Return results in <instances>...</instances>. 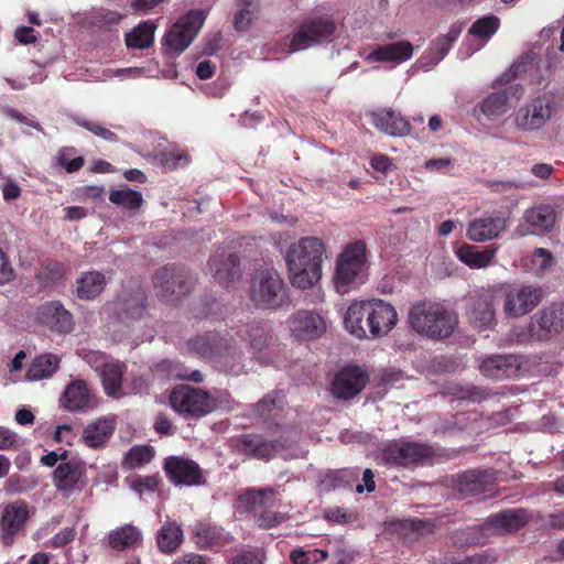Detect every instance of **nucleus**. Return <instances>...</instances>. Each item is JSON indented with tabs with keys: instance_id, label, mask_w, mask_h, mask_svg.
<instances>
[{
	"instance_id": "1",
	"label": "nucleus",
	"mask_w": 564,
	"mask_h": 564,
	"mask_svg": "<svg viewBox=\"0 0 564 564\" xmlns=\"http://www.w3.org/2000/svg\"><path fill=\"white\" fill-rule=\"evenodd\" d=\"M397 322L394 306L380 299L351 303L344 317L346 330L359 339L368 337L367 328L372 337L384 336L395 327Z\"/></svg>"
},
{
	"instance_id": "2",
	"label": "nucleus",
	"mask_w": 564,
	"mask_h": 564,
	"mask_svg": "<svg viewBox=\"0 0 564 564\" xmlns=\"http://www.w3.org/2000/svg\"><path fill=\"white\" fill-rule=\"evenodd\" d=\"M325 252L324 242L315 237L302 238L289 247L285 263L294 288L307 290L321 280Z\"/></svg>"
},
{
	"instance_id": "3",
	"label": "nucleus",
	"mask_w": 564,
	"mask_h": 564,
	"mask_svg": "<svg viewBox=\"0 0 564 564\" xmlns=\"http://www.w3.org/2000/svg\"><path fill=\"white\" fill-rule=\"evenodd\" d=\"M187 352L210 360L226 371L238 375L242 368L243 352L232 338L216 332H206L189 338L185 343Z\"/></svg>"
},
{
	"instance_id": "4",
	"label": "nucleus",
	"mask_w": 564,
	"mask_h": 564,
	"mask_svg": "<svg viewBox=\"0 0 564 564\" xmlns=\"http://www.w3.org/2000/svg\"><path fill=\"white\" fill-rule=\"evenodd\" d=\"M248 295L252 305L262 311H278L291 302L289 288L274 268L254 270Z\"/></svg>"
},
{
	"instance_id": "5",
	"label": "nucleus",
	"mask_w": 564,
	"mask_h": 564,
	"mask_svg": "<svg viewBox=\"0 0 564 564\" xmlns=\"http://www.w3.org/2000/svg\"><path fill=\"white\" fill-rule=\"evenodd\" d=\"M409 322L416 333L432 339H443L453 334L457 316L441 303L423 301L410 308Z\"/></svg>"
},
{
	"instance_id": "6",
	"label": "nucleus",
	"mask_w": 564,
	"mask_h": 564,
	"mask_svg": "<svg viewBox=\"0 0 564 564\" xmlns=\"http://www.w3.org/2000/svg\"><path fill=\"white\" fill-rule=\"evenodd\" d=\"M336 22L328 13L312 11L303 17L291 37L293 51L328 43L336 32Z\"/></svg>"
},
{
	"instance_id": "7",
	"label": "nucleus",
	"mask_w": 564,
	"mask_h": 564,
	"mask_svg": "<svg viewBox=\"0 0 564 564\" xmlns=\"http://www.w3.org/2000/svg\"><path fill=\"white\" fill-rule=\"evenodd\" d=\"M152 283L158 297L174 303L192 292L195 279L185 267L166 264L155 271Z\"/></svg>"
},
{
	"instance_id": "8",
	"label": "nucleus",
	"mask_w": 564,
	"mask_h": 564,
	"mask_svg": "<svg viewBox=\"0 0 564 564\" xmlns=\"http://www.w3.org/2000/svg\"><path fill=\"white\" fill-rule=\"evenodd\" d=\"M367 246L364 240L348 243L337 259L335 270V288L345 294L355 284L361 282V272L366 264Z\"/></svg>"
},
{
	"instance_id": "9",
	"label": "nucleus",
	"mask_w": 564,
	"mask_h": 564,
	"mask_svg": "<svg viewBox=\"0 0 564 564\" xmlns=\"http://www.w3.org/2000/svg\"><path fill=\"white\" fill-rule=\"evenodd\" d=\"M239 501L254 516L256 524L261 529H271L282 523L286 516L270 509L278 507L275 491L271 488L249 489L239 496Z\"/></svg>"
},
{
	"instance_id": "10",
	"label": "nucleus",
	"mask_w": 564,
	"mask_h": 564,
	"mask_svg": "<svg viewBox=\"0 0 564 564\" xmlns=\"http://www.w3.org/2000/svg\"><path fill=\"white\" fill-rule=\"evenodd\" d=\"M149 296L147 289L137 281L122 286L117 299L111 303L116 318L127 325L142 319L148 313Z\"/></svg>"
},
{
	"instance_id": "11",
	"label": "nucleus",
	"mask_w": 564,
	"mask_h": 564,
	"mask_svg": "<svg viewBox=\"0 0 564 564\" xmlns=\"http://www.w3.org/2000/svg\"><path fill=\"white\" fill-rule=\"evenodd\" d=\"M560 104L551 93H544L514 112V124L522 131H535L545 126L558 111Z\"/></svg>"
},
{
	"instance_id": "12",
	"label": "nucleus",
	"mask_w": 564,
	"mask_h": 564,
	"mask_svg": "<svg viewBox=\"0 0 564 564\" xmlns=\"http://www.w3.org/2000/svg\"><path fill=\"white\" fill-rule=\"evenodd\" d=\"M435 455L434 448L426 443L394 440L382 449L386 464L397 467L424 465Z\"/></svg>"
},
{
	"instance_id": "13",
	"label": "nucleus",
	"mask_w": 564,
	"mask_h": 564,
	"mask_svg": "<svg viewBox=\"0 0 564 564\" xmlns=\"http://www.w3.org/2000/svg\"><path fill=\"white\" fill-rule=\"evenodd\" d=\"M203 10H192L165 33L162 45L167 53H182L193 42L205 21Z\"/></svg>"
},
{
	"instance_id": "14",
	"label": "nucleus",
	"mask_w": 564,
	"mask_h": 564,
	"mask_svg": "<svg viewBox=\"0 0 564 564\" xmlns=\"http://www.w3.org/2000/svg\"><path fill=\"white\" fill-rule=\"evenodd\" d=\"M170 404L176 412L196 419L210 413L216 406L207 391L189 386L175 387L170 394Z\"/></svg>"
},
{
	"instance_id": "15",
	"label": "nucleus",
	"mask_w": 564,
	"mask_h": 564,
	"mask_svg": "<svg viewBox=\"0 0 564 564\" xmlns=\"http://www.w3.org/2000/svg\"><path fill=\"white\" fill-rule=\"evenodd\" d=\"M163 469L169 481L175 486H202L206 481L200 466L183 456L166 457Z\"/></svg>"
},
{
	"instance_id": "16",
	"label": "nucleus",
	"mask_w": 564,
	"mask_h": 564,
	"mask_svg": "<svg viewBox=\"0 0 564 564\" xmlns=\"http://www.w3.org/2000/svg\"><path fill=\"white\" fill-rule=\"evenodd\" d=\"M369 373L356 365L341 368L330 383L332 394L339 400H350L368 384Z\"/></svg>"
},
{
	"instance_id": "17",
	"label": "nucleus",
	"mask_w": 564,
	"mask_h": 564,
	"mask_svg": "<svg viewBox=\"0 0 564 564\" xmlns=\"http://www.w3.org/2000/svg\"><path fill=\"white\" fill-rule=\"evenodd\" d=\"M543 299L541 286L522 285L506 293L503 312L510 317H521L533 311Z\"/></svg>"
},
{
	"instance_id": "18",
	"label": "nucleus",
	"mask_w": 564,
	"mask_h": 564,
	"mask_svg": "<svg viewBox=\"0 0 564 564\" xmlns=\"http://www.w3.org/2000/svg\"><path fill=\"white\" fill-rule=\"evenodd\" d=\"M540 341H549L564 329V302L552 303L532 315Z\"/></svg>"
},
{
	"instance_id": "19",
	"label": "nucleus",
	"mask_w": 564,
	"mask_h": 564,
	"mask_svg": "<svg viewBox=\"0 0 564 564\" xmlns=\"http://www.w3.org/2000/svg\"><path fill=\"white\" fill-rule=\"evenodd\" d=\"M496 299L492 290H479L469 296L468 319L478 327H489L496 318Z\"/></svg>"
},
{
	"instance_id": "20",
	"label": "nucleus",
	"mask_w": 564,
	"mask_h": 564,
	"mask_svg": "<svg viewBox=\"0 0 564 564\" xmlns=\"http://www.w3.org/2000/svg\"><path fill=\"white\" fill-rule=\"evenodd\" d=\"M289 327L295 338L312 340L325 333L326 323L319 314L302 310L291 315Z\"/></svg>"
},
{
	"instance_id": "21",
	"label": "nucleus",
	"mask_w": 564,
	"mask_h": 564,
	"mask_svg": "<svg viewBox=\"0 0 564 564\" xmlns=\"http://www.w3.org/2000/svg\"><path fill=\"white\" fill-rule=\"evenodd\" d=\"M36 321L58 334H68L73 329V316L58 301H48L40 305Z\"/></svg>"
},
{
	"instance_id": "22",
	"label": "nucleus",
	"mask_w": 564,
	"mask_h": 564,
	"mask_svg": "<svg viewBox=\"0 0 564 564\" xmlns=\"http://www.w3.org/2000/svg\"><path fill=\"white\" fill-rule=\"evenodd\" d=\"M209 271L215 280L225 288H229L241 278L240 260L235 252L221 250L208 261Z\"/></svg>"
},
{
	"instance_id": "23",
	"label": "nucleus",
	"mask_w": 564,
	"mask_h": 564,
	"mask_svg": "<svg viewBox=\"0 0 564 564\" xmlns=\"http://www.w3.org/2000/svg\"><path fill=\"white\" fill-rule=\"evenodd\" d=\"M28 517V506L22 500L8 503L3 508L0 518V529L4 544H12L14 536L24 528Z\"/></svg>"
},
{
	"instance_id": "24",
	"label": "nucleus",
	"mask_w": 564,
	"mask_h": 564,
	"mask_svg": "<svg viewBox=\"0 0 564 564\" xmlns=\"http://www.w3.org/2000/svg\"><path fill=\"white\" fill-rule=\"evenodd\" d=\"M85 476L84 464L79 460L72 459L61 463L53 471V482L57 491L64 496H69L76 490H80L83 485H79L82 478Z\"/></svg>"
},
{
	"instance_id": "25",
	"label": "nucleus",
	"mask_w": 564,
	"mask_h": 564,
	"mask_svg": "<svg viewBox=\"0 0 564 564\" xmlns=\"http://www.w3.org/2000/svg\"><path fill=\"white\" fill-rule=\"evenodd\" d=\"M530 520L525 509H508L487 518V529L491 535L516 532L522 529Z\"/></svg>"
},
{
	"instance_id": "26",
	"label": "nucleus",
	"mask_w": 564,
	"mask_h": 564,
	"mask_svg": "<svg viewBox=\"0 0 564 564\" xmlns=\"http://www.w3.org/2000/svg\"><path fill=\"white\" fill-rule=\"evenodd\" d=\"M520 365V358L516 355H495L481 362L480 372L494 380L509 379L518 376Z\"/></svg>"
},
{
	"instance_id": "27",
	"label": "nucleus",
	"mask_w": 564,
	"mask_h": 564,
	"mask_svg": "<svg viewBox=\"0 0 564 564\" xmlns=\"http://www.w3.org/2000/svg\"><path fill=\"white\" fill-rule=\"evenodd\" d=\"M371 123L381 132L391 137H403L411 132L410 122L393 110H379L371 112Z\"/></svg>"
},
{
	"instance_id": "28",
	"label": "nucleus",
	"mask_w": 564,
	"mask_h": 564,
	"mask_svg": "<svg viewBox=\"0 0 564 564\" xmlns=\"http://www.w3.org/2000/svg\"><path fill=\"white\" fill-rule=\"evenodd\" d=\"M413 55V45L408 41H399L376 46L366 57L368 62L401 63Z\"/></svg>"
},
{
	"instance_id": "29",
	"label": "nucleus",
	"mask_w": 564,
	"mask_h": 564,
	"mask_svg": "<svg viewBox=\"0 0 564 564\" xmlns=\"http://www.w3.org/2000/svg\"><path fill=\"white\" fill-rule=\"evenodd\" d=\"M506 229V220L501 217L474 219L467 228V237L477 242L495 239Z\"/></svg>"
},
{
	"instance_id": "30",
	"label": "nucleus",
	"mask_w": 564,
	"mask_h": 564,
	"mask_svg": "<svg viewBox=\"0 0 564 564\" xmlns=\"http://www.w3.org/2000/svg\"><path fill=\"white\" fill-rule=\"evenodd\" d=\"M155 542L162 554L171 555L177 552L184 542L181 524L175 521H165L156 532Z\"/></svg>"
},
{
	"instance_id": "31",
	"label": "nucleus",
	"mask_w": 564,
	"mask_h": 564,
	"mask_svg": "<svg viewBox=\"0 0 564 564\" xmlns=\"http://www.w3.org/2000/svg\"><path fill=\"white\" fill-rule=\"evenodd\" d=\"M245 453L260 459H271L275 453L286 447L281 441H268L258 435H246L240 441Z\"/></svg>"
},
{
	"instance_id": "32",
	"label": "nucleus",
	"mask_w": 564,
	"mask_h": 564,
	"mask_svg": "<svg viewBox=\"0 0 564 564\" xmlns=\"http://www.w3.org/2000/svg\"><path fill=\"white\" fill-rule=\"evenodd\" d=\"M556 219V213L551 205H536L529 208L524 214V220L531 229V234L542 235L550 231Z\"/></svg>"
},
{
	"instance_id": "33",
	"label": "nucleus",
	"mask_w": 564,
	"mask_h": 564,
	"mask_svg": "<svg viewBox=\"0 0 564 564\" xmlns=\"http://www.w3.org/2000/svg\"><path fill=\"white\" fill-rule=\"evenodd\" d=\"M61 405L70 412H78L86 409L89 404V391L87 384L82 379L70 381L62 397Z\"/></svg>"
},
{
	"instance_id": "34",
	"label": "nucleus",
	"mask_w": 564,
	"mask_h": 564,
	"mask_svg": "<svg viewBox=\"0 0 564 564\" xmlns=\"http://www.w3.org/2000/svg\"><path fill=\"white\" fill-rule=\"evenodd\" d=\"M497 252L494 246L478 250L475 246L463 245L456 251L457 258L471 269H481L490 265Z\"/></svg>"
},
{
	"instance_id": "35",
	"label": "nucleus",
	"mask_w": 564,
	"mask_h": 564,
	"mask_svg": "<svg viewBox=\"0 0 564 564\" xmlns=\"http://www.w3.org/2000/svg\"><path fill=\"white\" fill-rule=\"evenodd\" d=\"M142 533L132 524L119 527L108 534L109 546L118 552L137 547L141 544Z\"/></svg>"
},
{
	"instance_id": "36",
	"label": "nucleus",
	"mask_w": 564,
	"mask_h": 564,
	"mask_svg": "<svg viewBox=\"0 0 564 564\" xmlns=\"http://www.w3.org/2000/svg\"><path fill=\"white\" fill-rule=\"evenodd\" d=\"M236 12L232 19L234 29L238 32H246L259 18V0H236Z\"/></svg>"
},
{
	"instance_id": "37",
	"label": "nucleus",
	"mask_w": 564,
	"mask_h": 564,
	"mask_svg": "<svg viewBox=\"0 0 564 564\" xmlns=\"http://www.w3.org/2000/svg\"><path fill=\"white\" fill-rule=\"evenodd\" d=\"M240 332L241 337L249 343L254 355L267 348L271 339L269 330L262 322L247 323Z\"/></svg>"
},
{
	"instance_id": "38",
	"label": "nucleus",
	"mask_w": 564,
	"mask_h": 564,
	"mask_svg": "<svg viewBox=\"0 0 564 564\" xmlns=\"http://www.w3.org/2000/svg\"><path fill=\"white\" fill-rule=\"evenodd\" d=\"M66 272L64 263L46 259L41 262L37 269L36 280L41 288L54 286L66 278Z\"/></svg>"
},
{
	"instance_id": "39",
	"label": "nucleus",
	"mask_w": 564,
	"mask_h": 564,
	"mask_svg": "<svg viewBox=\"0 0 564 564\" xmlns=\"http://www.w3.org/2000/svg\"><path fill=\"white\" fill-rule=\"evenodd\" d=\"M126 366L119 362L104 364L100 369V378L108 397H117L121 390L122 377Z\"/></svg>"
},
{
	"instance_id": "40",
	"label": "nucleus",
	"mask_w": 564,
	"mask_h": 564,
	"mask_svg": "<svg viewBox=\"0 0 564 564\" xmlns=\"http://www.w3.org/2000/svg\"><path fill=\"white\" fill-rule=\"evenodd\" d=\"M105 285L106 280L102 273L86 272L77 280L76 293L82 300H93L102 292Z\"/></svg>"
},
{
	"instance_id": "41",
	"label": "nucleus",
	"mask_w": 564,
	"mask_h": 564,
	"mask_svg": "<svg viewBox=\"0 0 564 564\" xmlns=\"http://www.w3.org/2000/svg\"><path fill=\"white\" fill-rule=\"evenodd\" d=\"M115 431L113 423L108 420H98L89 424L83 433V440L89 447L102 446Z\"/></svg>"
},
{
	"instance_id": "42",
	"label": "nucleus",
	"mask_w": 564,
	"mask_h": 564,
	"mask_svg": "<svg viewBox=\"0 0 564 564\" xmlns=\"http://www.w3.org/2000/svg\"><path fill=\"white\" fill-rule=\"evenodd\" d=\"M489 536H491V534L485 522L481 525L467 527L455 531L452 535V540L453 543L458 546L482 545L487 542Z\"/></svg>"
},
{
	"instance_id": "43",
	"label": "nucleus",
	"mask_w": 564,
	"mask_h": 564,
	"mask_svg": "<svg viewBox=\"0 0 564 564\" xmlns=\"http://www.w3.org/2000/svg\"><path fill=\"white\" fill-rule=\"evenodd\" d=\"M59 361V358L53 354L37 356L32 360L26 377L31 380L48 378L56 372Z\"/></svg>"
},
{
	"instance_id": "44",
	"label": "nucleus",
	"mask_w": 564,
	"mask_h": 564,
	"mask_svg": "<svg viewBox=\"0 0 564 564\" xmlns=\"http://www.w3.org/2000/svg\"><path fill=\"white\" fill-rule=\"evenodd\" d=\"M155 25L152 22H141L132 31L126 33L124 41L129 48L144 50L152 45Z\"/></svg>"
},
{
	"instance_id": "45",
	"label": "nucleus",
	"mask_w": 564,
	"mask_h": 564,
	"mask_svg": "<svg viewBox=\"0 0 564 564\" xmlns=\"http://www.w3.org/2000/svg\"><path fill=\"white\" fill-rule=\"evenodd\" d=\"M220 539L221 530L215 525L197 522L192 527V540L199 549H210Z\"/></svg>"
},
{
	"instance_id": "46",
	"label": "nucleus",
	"mask_w": 564,
	"mask_h": 564,
	"mask_svg": "<svg viewBox=\"0 0 564 564\" xmlns=\"http://www.w3.org/2000/svg\"><path fill=\"white\" fill-rule=\"evenodd\" d=\"M480 111L489 119L497 118L507 112L509 96L506 91H495L488 95L480 104Z\"/></svg>"
},
{
	"instance_id": "47",
	"label": "nucleus",
	"mask_w": 564,
	"mask_h": 564,
	"mask_svg": "<svg viewBox=\"0 0 564 564\" xmlns=\"http://www.w3.org/2000/svg\"><path fill=\"white\" fill-rule=\"evenodd\" d=\"M109 200L128 210H137L143 204L141 192L131 188L113 189L109 194Z\"/></svg>"
},
{
	"instance_id": "48",
	"label": "nucleus",
	"mask_w": 564,
	"mask_h": 564,
	"mask_svg": "<svg viewBox=\"0 0 564 564\" xmlns=\"http://www.w3.org/2000/svg\"><path fill=\"white\" fill-rule=\"evenodd\" d=\"M500 26V20L494 14L477 19L469 28V35L476 36L482 41H488L496 34Z\"/></svg>"
},
{
	"instance_id": "49",
	"label": "nucleus",
	"mask_w": 564,
	"mask_h": 564,
	"mask_svg": "<svg viewBox=\"0 0 564 564\" xmlns=\"http://www.w3.org/2000/svg\"><path fill=\"white\" fill-rule=\"evenodd\" d=\"M462 33V26L459 25H452L448 33L442 36H438L432 45V51L434 53V61L435 63H438L441 59H443L449 50L452 48L453 44L457 41Z\"/></svg>"
},
{
	"instance_id": "50",
	"label": "nucleus",
	"mask_w": 564,
	"mask_h": 564,
	"mask_svg": "<svg viewBox=\"0 0 564 564\" xmlns=\"http://www.w3.org/2000/svg\"><path fill=\"white\" fill-rule=\"evenodd\" d=\"M357 474L352 470L343 468L337 470H330L325 474L321 485L326 490H335L338 488H345L350 485L351 479L357 478Z\"/></svg>"
},
{
	"instance_id": "51",
	"label": "nucleus",
	"mask_w": 564,
	"mask_h": 564,
	"mask_svg": "<svg viewBox=\"0 0 564 564\" xmlns=\"http://www.w3.org/2000/svg\"><path fill=\"white\" fill-rule=\"evenodd\" d=\"M77 150L74 147H64L58 150L56 155L57 165L65 169L67 173L78 172L85 164L82 155H76Z\"/></svg>"
},
{
	"instance_id": "52",
	"label": "nucleus",
	"mask_w": 564,
	"mask_h": 564,
	"mask_svg": "<svg viewBox=\"0 0 564 564\" xmlns=\"http://www.w3.org/2000/svg\"><path fill=\"white\" fill-rule=\"evenodd\" d=\"M486 478L487 476L482 473H466L460 477L459 489L473 496L484 495L487 491Z\"/></svg>"
},
{
	"instance_id": "53",
	"label": "nucleus",
	"mask_w": 564,
	"mask_h": 564,
	"mask_svg": "<svg viewBox=\"0 0 564 564\" xmlns=\"http://www.w3.org/2000/svg\"><path fill=\"white\" fill-rule=\"evenodd\" d=\"M74 122L77 126L88 130L93 134L108 141V142L116 143L119 141V137L115 132L110 131L109 129H107L105 126H102L101 123H99L97 121L88 120L84 117H76V118H74Z\"/></svg>"
},
{
	"instance_id": "54",
	"label": "nucleus",
	"mask_w": 564,
	"mask_h": 564,
	"mask_svg": "<svg viewBox=\"0 0 564 564\" xmlns=\"http://www.w3.org/2000/svg\"><path fill=\"white\" fill-rule=\"evenodd\" d=\"M154 456V451L151 446H133L124 457V465L128 468H135L145 463H149Z\"/></svg>"
},
{
	"instance_id": "55",
	"label": "nucleus",
	"mask_w": 564,
	"mask_h": 564,
	"mask_svg": "<svg viewBox=\"0 0 564 564\" xmlns=\"http://www.w3.org/2000/svg\"><path fill=\"white\" fill-rule=\"evenodd\" d=\"M156 159L166 171L183 167L189 162V158L186 153H176L174 151H161L156 154Z\"/></svg>"
},
{
	"instance_id": "56",
	"label": "nucleus",
	"mask_w": 564,
	"mask_h": 564,
	"mask_svg": "<svg viewBox=\"0 0 564 564\" xmlns=\"http://www.w3.org/2000/svg\"><path fill=\"white\" fill-rule=\"evenodd\" d=\"M281 399L271 393L267 394L256 404V412L260 417L269 420L281 410Z\"/></svg>"
},
{
	"instance_id": "57",
	"label": "nucleus",
	"mask_w": 564,
	"mask_h": 564,
	"mask_svg": "<svg viewBox=\"0 0 564 564\" xmlns=\"http://www.w3.org/2000/svg\"><path fill=\"white\" fill-rule=\"evenodd\" d=\"M536 326L534 324V321L532 316L530 317L529 324L525 327H517L511 333V340L523 345L529 341H540L538 335L535 334Z\"/></svg>"
},
{
	"instance_id": "58",
	"label": "nucleus",
	"mask_w": 564,
	"mask_h": 564,
	"mask_svg": "<svg viewBox=\"0 0 564 564\" xmlns=\"http://www.w3.org/2000/svg\"><path fill=\"white\" fill-rule=\"evenodd\" d=\"M498 556L495 550L488 549L481 553L466 557L464 561L456 562L455 564H492L497 561Z\"/></svg>"
},
{
	"instance_id": "59",
	"label": "nucleus",
	"mask_w": 564,
	"mask_h": 564,
	"mask_svg": "<svg viewBox=\"0 0 564 564\" xmlns=\"http://www.w3.org/2000/svg\"><path fill=\"white\" fill-rule=\"evenodd\" d=\"M15 276L14 269L4 253L0 248V285L11 282Z\"/></svg>"
},
{
	"instance_id": "60",
	"label": "nucleus",
	"mask_w": 564,
	"mask_h": 564,
	"mask_svg": "<svg viewBox=\"0 0 564 564\" xmlns=\"http://www.w3.org/2000/svg\"><path fill=\"white\" fill-rule=\"evenodd\" d=\"M18 434L7 427L0 426V451H10L18 447Z\"/></svg>"
},
{
	"instance_id": "61",
	"label": "nucleus",
	"mask_w": 564,
	"mask_h": 564,
	"mask_svg": "<svg viewBox=\"0 0 564 564\" xmlns=\"http://www.w3.org/2000/svg\"><path fill=\"white\" fill-rule=\"evenodd\" d=\"M76 532L73 528H65L56 533L52 539L54 547H63L74 541Z\"/></svg>"
},
{
	"instance_id": "62",
	"label": "nucleus",
	"mask_w": 564,
	"mask_h": 564,
	"mask_svg": "<svg viewBox=\"0 0 564 564\" xmlns=\"http://www.w3.org/2000/svg\"><path fill=\"white\" fill-rule=\"evenodd\" d=\"M489 397V392L479 387H468L462 391L460 399L470 400L473 402H481Z\"/></svg>"
},
{
	"instance_id": "63",
	"label": "nucleus",
	"mask_w": 564,
	"mask_h": 564,
	"mask_svg": "<svg viewBox=\"0 0 564 564\" xmlns=\"http://www.w3.org/2000/svg\"><path fill=\"white\" fill-rule=\"evenodd\" d=\"M160 478L158 476H145L135 479L134 488L137 490L155 491L159 488Z\"/></svg>"
},
{
	"instance_id": "64",
	"label": "nucleus",
	"mask_w": 564,
	"mask_h": 564,
	"mask_svg": "<svg viewBox=\"0 0 564 564\" xmlns=\"http://www.w3.org/2000/svg\"><path fill=\"white\" fill-rule=\"evenodd\" d=\"M370 166L378 172L387 173L392 166V161L386 154H375L370 159Z\"/></svg>"
}]
</instances>
